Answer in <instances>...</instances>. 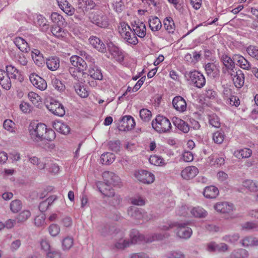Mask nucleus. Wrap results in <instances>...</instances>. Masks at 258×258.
I'll return each instance as SVG.
<instances>
[{"label":"nucleus","mask_w":258,"mask_h":258,"mask_svg":"<svg viewBox=\"0 0 258 258\" xmlns=\"http://www.w3.org/2000/svg\"><path fill=\"white\" fill-rule=\"evenodd\" d=\"M121 126L123 127L122 130L124 131H128L132 130L136 124L134 118L130 115L123 116L121 120Z\"/></svg>","instance_id":"nucleus-20"},{"label":"nucleus","mask_w":258,"mask_h":258,"mask_svg":"<svg viewBox=\"0 0 258 258\" xmlns=\"http://www.w3.org/2000/svg\"><path fill=\"white\" fill-rule=\"evenodd\" d=\"M109 51L112 57L117 61L121 62L124 60V54L122 50L112 44L108 45Z\"/></svg>","instance_id":"nucleus-19"},{"label":"nucleus","mask_w":258,"mask_h":258,"mask_svg":"<svg viewBox=\"0 0 258 258\" xmlns=\"http://www.w3.org/2000/svg\"><path fill=\"white\" fill-rule=\"evenodd\" d=\"M219 194L218 188L213 185L207 186L203 191L204 197L208 199L215 198Z\"/></svg>","instance_id":"nucleus-28"},{"label":"nucleus","mask_w":258,"mask_h":258,"mask_svg":"<svg viewBox=\"0 0 258 258\" xmlns=\"http://www.w3.org/2000/svg\"><path fill=\"white\" fill-rule=\"evenodd\" d=\"M70 62L74 68L82 73H84L87 68V63L81 56L77 55H72L70 57Z\"/></svg>","instance_id":"nucleus-11"},{"label":"nucleus","mask_w":258,"mask_h":258,"mask_svg":"<svg viewBox=\"0 0 258 258\" xmlns=\"http://www.w3.org/2000/svg\"><path fill=\"white\" fill-rule=\"evenodd\" d=\"M31 216V213L29 210H25L21 212L16 218L17 222L22 223L26 221Z\"/></svg>","instance_id":"nucleus-47"},{"label":"nucleus","mask_w":258,"mask_h":258,"mask_svg":"<svg viewBox=\"0 0 258 258\" xmlns=\"http://www.w3.org/2000/svg\"><path fill=\"white\" fill-rule=\"evenodd\" d=\"M140 116L144 121H149L152 117L151 112L145 108H143L140 111Z\"/></svg>","instance_id":"nucleus-50"},{"label":"nucleus","mask_w":258,"mask_h":258,"mask_svg":"<svg viewBox=\"0 0 258 258\" xmlns=\"http://www.w3.org/2000/svg\"><path fill=\"white\" fill-rule=\"evenodd\" d=\"M149 162L152 164L157 166H162L165 164L164 159L161 157L157 155L151 156Z\"/></svg>","instance_id":"nucleus-48"},{"label":"nucleus","mask_w":258,"mask_h":258,"mask_svg":"<svg viewBox=\"0 0 258 258\" xmlns=\"http://www.w3.org/2000/svg\"><path fill=\"white\" fill-rule=\"evenodd\" d=\"M190 212L192 216L196 218H205L208 213L203 208L200 207H194L190 210Z\"/></svg>","instance_id":"nucleus-37"},{"label":"nucleus","mask_w":258,"mask_h":258,"mask_svg":"<svg viewBox=\"0 0 258 258\" xmlns=\"http://www.w3.org/2000/svg\"><path fill=\"white\" fill-rule=\"evenodd\" d=\"M225 101L227 104L235 107L238 106L240 104L239 98L234 95H232L231 97H229L228 99L225 100Z\"/></svg>","instance_id":"nucleus-58"},{"label":"nucleus","mask_w":258,"mask_h":258,"mask_svg":"<svg viewBox=\"0 0 258 258\" xmlns=\"http://www.w3.org/2000/svg\"><path fill=\"white\" fill-rule=\"evenodd\" d=\"M45 134H43L42 137L43 140H46L48 141H52L55 138V133L54 131L52 129L47 128L45 130V132H44Z\"/></svg>","instance_id":"nucleus-54"},{"label":"nucleus","mask_w":258,"mask_h":258,"mask_svg":"<svg viewBox=\"0 0 258 258\" xmlns=\"http://www.w3.org/2000/svg\"><path fill=\"white\" fill-rule=\"evenodd\" d=\"M112 6L113 9L117 13H120L124 8L123 3L122 0H112Z\"/></svg>","instance_id":"nucleus-60"},{"label":"nucleus","mask_w":258,"mask_h":258,"mask_svg":"<svg viewBox=\"0 0 258 258\" xmlns=\"http://www.w3.org/2000/svg\"><path fill=\"white\" fill-rule=\"evenodd\" d=\"M46 129V125L45 124L35 122H31L28 127L31 139L37 142L42 140V137Z\"/></svg>","instance_id":"nucleus-4"},{"label":"nucleus","mask_w":258,"mask_h":258,"mask_svg":"<svg viewBox=\"0 0 258 258\" xmlns=\"http://www.w3.org/2000/svg\"><path fill=\"white\" fill-rule=\"evenodd\" d=\"M96 185L99 191L104 196L108 197L114 195V190L108 184L98 181L96 183Z\"/></svg>","instance_id":"nucleus-23"},{"label":"nucleus","mask_w":258,"mask_h":258,"mask_svg":"<svg viewBox=\"0 0 258 258\" xmlns=\"http://www.w3.org/2000/svg\"><path fill=\"white\" fill-rule=\"evenodd\" d=\"M175 227L176 236L181 239H189L192 234V230L188 226L187 223L177 222Z\"/></svg>","instance_id":"nucleus-8"},{"label":"nucleus","mask_w":258,"mask_h":258,"mask_svg":"<svg viewBox=\"0 0 258 258\" xmlns=\"http://www.w3.org/2000/svg\"><path fill=\"white\" fill-rule=\"evenodd\" d=\"M89 41L90 44L99 51L101 52L106 51L105 45L99 38L96 36H92L89 38Z\"/></svg>","instance_id":"nucleus-25"},{"label":"nucleus","mask_w":258,"mask_h":258,"mask_svg":"<svg viewBox=\"0 0 258 258\" xmlns=\"http://www.w3.org/2000/svg\"><path fill=\"white\" fill-rule=\"evenodd\" d=\"M89 18L91 23L99 27L105 28L109 25L107 16L102 12L92 13Z\"/></svg>","instance_id":"nucleus-7"},{"label":"nucleus","mask_w":258,"mask_h":258,"mask_svg":"<svg viewBox=\"0 0 258 258\" xmlns=\"http://www.w3.org/2000/svg\"><path fill=\"white\" fill-rule=\"evenodd\" d=\"M53 128L62 134L67 135L70 132V127L68 125L61 121H57L53 124Z\"/></svg>","instance_id":"nucleus-32"},{"label":"nucleus","mask_w":258,"mask_h":258,"mask_svg":"<svg viewBox=\"0 0 258 258\" xmlns=\"http://www.w3.org/2000/svg\"><path fill=\"white\" fill-rule=\"evenodd\" d=\"M46 63L48 69L52 71L57 70L60 66V61L58 57L52 56L46 59Z\"/></svg>","instance_id":"nucleus-29"},{"label":"nucleus","mask_w":258,"mask_h":258,"mask_svg":"<svg viewBox=\"0 0 258 258\" xmlns=\"http://www.w3.org/2000/svg\"><path fill=\"white\" fill-rule=\"evenodd\" d=\"M51 21L58 26H63L65 20L62 16L57 13H52L50 16Z\"/></svg>","instance_id":"nucleus-43"},{"label":"nucleus","mask_w":258,"mask_h":258,"mask_svg":"<svg viewBox=\"0 0 258 258\" xmlns=\"http://www.w3.org/2000/svg\"><path fill=\"white\" fill-rule=\"evenodd\" d=\"M131 203L137 206H144L146 204V199L143 197L138 196L131 198Z\"/></svg>","instance_id":"nucleus-53"},{"label":"nucleus","mask_w":258,"mask_h":258,"mask_svg":"<svg viewBox=\"0 0 258 258\" xmlns=\"http://www.w3.org/2000/svg\"><path fill=\"white\" fill-rule=\"evenodd\" d=\"M169 234L165 233L162 234L161 233L154 234L151 235H144L140 234L138 231L133 230L131 232L130 234L131 241L130 243L132 244H136L138 242L144 241L146 242H151L155 240H160L163 239V238L168 237Z\"/></svg>","instance_id":"nucleus-2"},{"label":"nucleus","mask_w":258,"mask_h":258,"mask_svg":"<svg viewBox=\"0 0 258 258\" xmlns=\"http://www.w3.org/2000/svg\"><path fill=\"white\" fill-rule=\"evenodd\" d=\"M22 207V204L20 200H15L11 203L10 209L13 213L18 212Z\"/></svg>","instance_id":"nucleus-51"},{"label":"nucleus","mask_w":258,"mask_h":258,"mask_svg":"<svg viewBox=\"0 0 258 258\" xmlns=\"http://www.w3.org/2000/svg\"><path fill=\"white\" fill-rule=\"evenodd\" d=\"M234 60L237 62L241 68L247 70L250 69V63L243 56L240 55H235Z\"/></svg>","instance_id":"nucleus-35"},{"label":"nucleus","mask_w":258,"mask_h":258,"mask_svg":"<svg viewBox=\"0 0 258 258\" xmlns=\"http://www.w3.org/2000/svg\"><path fill=\"white\" fill-rule=\"evenodd\" d=\"M174 108L179 112H183L186 110L187 104L185 99L180 96H176L172 100Z\"/></svg>","instance_id":"nucleus-16"},{"label":"nucleus","mask_w":258,"mask_h":258,"mask_svg":"<svg viewBox=\"0 0 258 258\" xmlns=\"http://www.w3.org/2000/svg\"><path fill=\"white\" fill-rule=\"evenodd\" d=\"M88 74L95 80H101L103 78L101 70L95 64L89 66Z\"/></svg>","instance_id":"nucleus-26"},{"label":"nucleus","mask_w":258,"mask_h":258,"mask_svg":"<svg viewBox=\"0 0 258 258\" xmlns=\"http://www.w3.org/2000/svg\"><path fill=\"white\" fill-rule=\"evenodd\" d=\"M61 26H55L52 27L51 32L52 34L56 37L58 38H62L66 35V33L64 30L60 27Z\"/></svg>","instance_id":"nucleus-45"},{"label":"nucleus","mask_w":258,"mask_h":258,"mask_svg":"<svg viewBox=\"0 0 258 258\" xmlns=\"http://www.w3.org/2000/svg\"><path fill=\"white\" fill-rule=\"evenodd\" d=\"M28 97L30 101L36 107H39L42 104L41 97L33 92H30L28 94Z\"/></svg>","instance_id":"nucleus-38"},{"label":"nucleus","mask_w":258,"mask_h":258,"mask_svg":"<svg viewBox=\"0 0 258 258\" xmlns=\"http://www.w3.org/2000/svg\"><path fill=\"white\" fill-rule=\"evenodd\" d=\"M20 110L24 113H29L32 109V107L29 103L22 101L19 105Z\"/></svg>","instance_id":"nucleus-61"},{"label":"nucleus","mask_w":258,"mask_h":258,"mask_svg":"<svg viewBox=\"0 0 258 258\" xmlns=\"http://www.w3.org/2000/svg\"><path fill=\"white\" fill-rule=\"evenodd\" d=\"M205 70L208 76L215 77L219 73L218 66L212 62H208L205 65Z\"/></svg>","instance_id":"nucleus-27"},{"label":"nucleus","mask_w":258,"mask_h":258,"mask_svg":"<svg viewBox=\"0 0 258 258\" xmlns=\"http://www.w3.org/2000/svg\"><path fill=\"white\" fill-rule=\"evenodd\" d=\"M129 216L134 219L148 221L153 219L152 214H148L144 210L135 207H131L127 210Z\"/></svg>","instance_id":"nucleus-6"},{"label":"nucleus","mask_w":258,"mask_h":258,"mask_svg":"<svg viewBox=\"0 0 258 258\" xmlns=\"http://www.w3.org/2000/svg\"><path fill=\"white\" fill-rule=\"evenodd\" d=\"M242 186L250 191H258V182L252 180L246 179L243 181Z\"/></svg>","instance_id":"nucleus-36"},{"label":"nucleus","mask_w":258,"mask_h":258,"mask_svg":"<svg viewBox=\"0 0 258 258\" xmlns=\"http://www.w3.org/2000/svg\"><path fill=\"white\" fill-rule=\"evenodd\" d=\"M133 28L134 33L138 37L144 38L146 36V27L143 22L139 21L135 22Z\"/></svg>","instance_id":"nucleus-21"},{"label":"nucleus","mask_w":258,"mask_h":258,"mask_svg":"<svg viewBox=\"0 0 258 258\" xmlns=\"http://www.w3.org/2000/svg\"><path fill=\"white\" fill-rule=\"evenodd\" d=\"M41 248L47 253V258H60V253L58 251L50 249V245L49 241L46 239H42L40 241Z\"/></svg>","instance_id":"nucleus-14"},{"label":"nucleus","mask_w":258,"mask_h":258,"mask_svg":"<svg viewBox=\"0 0 258 258\" xmlns=\"http://www.w3.org/2000/svg\"><path fill=\"white\" fill-rule=\"evenodd\" d=\"M225 138V135L222 131H217L213 135V140L214 142L218 144L223 143Z\"/></svg>","instance_id":"nucleus-49"},{"label":"nucleus","mask_w":258,"mask_h":258,"mask_svg":"<svg viewBox=\"0 0 258 258\" xmlns=\"http://www.w3.org/2000/svg\"><path fill=\"white\" fill-rule=\"evenodd\" d=\"M124 40L127 44L134 45L137 44L138 43V39L136 36V35L133 31H132V33L131 34L127 35V36H126V38H125Z\"/></svg>","instance_id":"nucleus-56"},{"label":"nucleus","mask_w":258,"mask_h":258,"mask_svg":"<svg viewBox=\"0 0 258 258\" xmlns=\"http://www.w3.org/2000/svg\"><path fill=\"white\" fill-rule=\"evenodd\" d=\"M73 239L70 237L64 238L62 241V247L64 250L70 249L73 245Z\"/></svg>","instance_id":"nucleus-55"},{"label":"nucleus","mask_w":258,"mask_h":258,"mask_svg":"<svg viewBox=\"0 0 258 258\" xmlns=\"http://www.w3.org/2000/svg\"><path fill=\"white\" fill-rule=\"evenodd\" d=\"M149 25L152 31H159L162 27L160 19L156 16H151L149 19Z\"/></svg>","instance_id":"nucleus-31"},{"label":"nucleus","mask_w":258,"mask_h":258,"mask_svg":"<svg viewBox=\"0 0 258 258\" xmlns=\"http://www.w3.org/2000/svg\"><path fill=\"white\" fill-rule=\"evenodd\" d=\"M4 128L10 133L15 132V124L10 119H6L3 123Z\"/></svg>","instance_id":"nucleus-52"},{"label":"nucleus","mask_w":258,"mask_h":258,"mask_svg":"<svg viewBox=\"0 0 258 258\" xmlns=\"http://www.w3.org/2000/svg\"><path fill=\"white\" fill-rule=\"evenodd\" d=\"M231 76L235 86L237 88H241L244 83V74L240 70L236 69L229 74Z\"/></svg>","instance_id":"nucleus-13"},{"label":"nucleus","mask_w":258,"mask_h":258,"mask_svg":"<svg viewBox=\"0 0 258 258\" xmlns=\"http://www.w3.org/2000/svg\"><path fill=\"white\" fill-rule=\"evenodd\" d=\"M6 71L0 69V85L6 90H9L12 86L11 79L22 82L23 77L21 72L12 65L6 67Z\"/></svg>","instance_id":"nucleus-1"},{"label":"nucleus","mask_w":258,"mask_h":258,"mask_svg":"<svg viewBox=\"0 0 258 258\" xmlns=\"http://www.w3.org/2000/svg\"><path fill=\"white\" fill-rule=\"evenodd\" d=\"M152 127L159 133H166L170 132L172 127L170 121L166 117L158 115L152 121Z\"/></svg>","instance_id":"nucleus-3"},{"label":"nucleus","mask_w":258,"mask_h":258,"mask_svg":"<svg viewBox=\"0 0 258 258\" xmlns=\"http://www.w3.org/2000/svg\"><path fill=\"white\" fill-rule=\"evenodd\" d=\"M205 95L206 97L210 99H214L217 96L216 92L211 87H207L205 90Z\"/></svg>","instance_id":"nucleus-64"},{"label":"nucleus","mask_w":258,"mask_h":258,"mask_svg":"<svg viewBox=\"0 0 258 258\" xmlns=\"http://www.w3.org/2000/svg\"><path fill=\"white\" fill-rule=\"evenodd\" d=\"M251 154V150L246 148L236 150L233 153L234 156L238 159L248 158Z\"/></svg>","instance_id":"nucleus-33"},{"label":"nucleus","mask_w":258,"mask_h":258,"mask_svg":"<svg viewBox=\"0 0 258 258\" xmlns=\"http://www.w3.org/2000/svg\"><path fill=\"white\" fill-rule=\"evenodd\" d=\"M246 51L250 56L258 60V47L250 45L247 48Z\"/></svg>","instance_id":"nucleus-59"},{"label":"nucleus","mask_w":258,"mask_h":258,"mask_svg":"<svg viewBox=\"0 0 258 258\" xmlns=\"http://www.w3.org/2000/svg\"><path fill=\"white\" fill-rule=\"evenodd\" d=\"M174 125L184 133H187L189 131V125L181 119L174 117L172 118Z\"/></svg>","instance_id":"nucleus-24"},{"label":"nucleus","mask_w":258,"mask_h":258,"mask_svg":"<svg viewBox=\"0 0 258 258\" xmlns=\"http://www.w3.org/2000/svg\"><path fill=\"white\" fill-rule=\"evenodd\" d=\"M47 108L54 115L62 116L65 114L64 106L56 100H52L49 104L47 105Z\"/></svg>","instance_id":"nucleus-10"},{"label":"nucleus","mask_w":258,"mask_h":258,"mask_svg":"<svg viewBox=\"0 0 258 258\" xmlns=\"http://www.w3.org/2000/svg\"><path fill=\"white\" fill-rule=\"evenodd\" d=\"M115 159V155L111 153H105L101 155V162L103 164L109 165L111 164Z\"/></svg>","instance_id":"nucleus-39"},{"label":"nucleus","mask_w":258,"mask_h":258,"mask_svg":"<svg viewBox=\"0 0 258 258\" xmlns=\"http://www.w3.org/2000/svg\"><path fill=\"white\" fill-rule=\"evenodd\" d=\"M14 42L22 52H27L30 50L27 42L22 37L15 38Z\"/></svg>","instance_id":"nucleus-30"},{"label":"nucleus","mask_w":258,"mask_h":258,"mask_svg":"<svg viewBox=\"0 0 258 258\" xmlns=\"http://www.w3.org/2000/svg\"><path fill=\"white\" fill-rule=\"evenodd\" d=\"M248 254L247 250L244 249H238L234 250L230 254L231 258H246Z\"/></svg>","instance_id":"nucleus-42"},{"label":"nucleus","mask_w":258,"mask_h":258,"mask_svg":"<svg viewBox=\"0 0 258 258\" xmlns=\"http://www.w3.org/2000/svg\"><path fill=\"white\" fill-rule=\"evenodd\" d=\"M29 161L33 165H36L38 169L42 170L46 167V162L41 161L37 157L35 156H28Z\"/></svg>","instance_id":"nucleus-40"},{"label":"nucleus","mask_w":258,"mask_h":258,"mask_svg":"<svg viewBox=\"0 0 258 258\" xmlns=\"http://www.w3.org/2000/svg\"><path fill=\"white\" fill-rule=\"evenodd\" d=\"M198 173L199 170L196 166H189L182 170L180 175L183 179L190 180L196 177Z\"/></svg>","instance_id":"nucleus-17"},{"label":"nucleus","mask_w":258,"mask_h":258,"mask_svg":"<svg viewBox=\"0 0 258 258\" xmlns=\"http://www.w3.org/2000/svg\"><path fill=\"white\" fill-rule=\"evenodd\" d=\"M209 123L213 127L219 128L220 126V121L219 117L215 114L208 115Z\"/></svg>","instance_id":"nucleus-46"},{"label":"nucleus","mask_w":258,"mask_h":258,"mask_svg":"<svg viewBox=\"0 0 258 258\" xmlns=\"http://www.w3.org/2000/svg\"><path fill=\"white\" fill-rule=\"evenodd\" d=\"M233 205L231 203L227 202H221L217 203L214 206V209L219 212L222 213H228L233 210Z\"/></svg>","instance_id":"nucleus-22"},{"label":"nucleus","mask_w":258,"mask_h":258,"mask_svg":"<svg viewBox=\"0 0 258 258\" xmlns=\"http://www.w3.org/2000/svg\"><path fill=\"white\" fill-rule=\"evenodd\" d=\"M48 231L49 234L52 236L54 237L59 233L60 228L57 225L55 224H52L49 226L48 228Z\"/></svg>","instance_id":"nucleus-63"},{"label":"nucleus","mask_w":258,"mask_h":258,"mask_svg":"<svg viewBox=\"0 0 258 258\" xmlns=\"http://www.w3.org/2000/svg\"><path fill=\"white\" fill-rule=\"evenodd\" d=\"M130 245V242L122 238H120L115 244V247L117 249H122Z\"/></svg>","instance_id":"nucleus-62"},{"label":"nucleus","mask_w":258,"mask_h":258,"mask_svg":"<svg viewBox=\"0 0 258 258\" xmlns=\"http://www.w3.org/2000/svg\"><path fill=\"white\" fill-rule=\"evenodd\" d=\"M184 76L187 80L198 88H203L206 84V79L204 76L197 71H186Z\"/></svg>","instance_id":"nucleus-5"},{"label":"nucleus","mask_w":258,"mask_h":258,"mask_svg":"<svg viewBox=\"0 0 258 258\" xmlns=\"http://www.w3.org/2000/svg\"><path fill=\"white\" fill-rule=\"evenodd\" d=\"M76 92L82 98H86L89 95V92L86 88L79 84H76L75 86Z\"/></svg>","instance_id":"nucleus-44"},{"label":"nucleus","mask_w":258,"mask_h":258,"mask_svg":"<svg viewBox=\"0 0 258 258\" xmlns=\"http://www.w3.org/2000/svg\"><path fill=\"white\" fill-rule=\"evenodd\" d=\"M132 29L127 24L124 22L120 23V25L118 26V32L123 40L125 38H126V36H127V35L132 33Z\"/></svg>","instance_id":"nucleus-34"},{"label":"nucleus","mask_w":258,"mask_h":258,"mask_svg":"<svg viewBox=\"0 0 258 258\" xmlns=\"http://www.w3.org/2000/svg\"><path fill=\"white\" fill-rule=\"evenodd\" d=\"M136 178L140 182L145 184H151L155 180L154 175L145 170H139L135 173Z\"/></svg>","instance_id":"nucleus-9"},{"label":"nucleus","mask_w":258,"mask_h":258,"mask_svg":"<svg viewBox=\"0 0 258 258\" xmlns=\"http://www.w3.org/2000/svg\"><path fill=\"white\" fill-rule=\"evenodd\" d=\"M109 149L116 153L119 152L120 149V143L118 140L110 141L108 143Z\"/></svg>","instance_id":"nucleus-57"},{"label":"nucleus","mask_w":258,"mask_h":258,"mask_svg":"<svg viewBox=\"0 0 258 258\" xmlns=\"http://www.w3.org/2000/svg\"><path fill=\"white\" fill-rule=\"evenodd\" d=\"M29 79L32 84L40 90H44L47 88L46 81L38 75L34 74H31Z\"/></svg>","instance_id":"nucleus-18"},{"label":"nucleus","mask_w":258,"mask_h":258,"mask_svg":"<svg viewBox=\"0 0 258 258\" xmlns=\"http://www.w3.org/2000/svg\"><path fill=\"white\" fill-rule=\"evenodd\" d=\"M164 27L169 33H173L175 30V24L171 17L166 18L163 22Z\"/></svg>","instance_id":"nucleus-41"},{"label":"nucleus","mask_w":258,"mask_h":258,"mask_svg":"<svg viewBox=\"0 0 258 258\" xmlns=\"http://www.w3.org/2000/svg\"><path fill=\"white\" fill-rule=\"evenodd\" d=\"M220 59L223 63L224 67L223 68L222 71L224 74H228L235 70V63L233 60L227 55L223 54L221 56Z\"/></svg>","instance_id":"nucleus-12"},{"label":"nucleus","mask_w":258,"mask_h":258,"mask_svg":"<svg viewBox=\"0 0 258 258\" xmlns=\"http://www.w3.org/2000/svg\"><path fill=\"white\" fill-rule=\"evenodd\" d=\"M102 177L105 183L113 185H119L120 183L119 177L115 173L110 171H105L102 174Z\"/></svg>","instance_id":"nucleus-15"}]
</instances>
